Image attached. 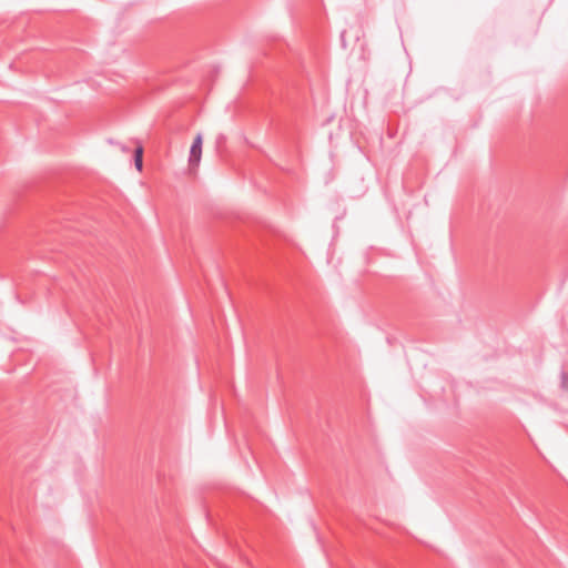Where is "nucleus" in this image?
I'll return each instance as SVG.
<instances>
[{"label":"nucleus","mask_w":568,"mask_h":568,"mask_svg":"<svg viewBox=\"0 0 568 568\" xmlns=\"http://www.w3.org/2000/svg\"><path fill=\"white\" fill-rule=\"evenodd\" d=\"M202 154V135L197 134L190 149L189 162L191 165H197Z\"/></svg>","instance_id":"nucleus-1"},{"label":"nucleus","mask_w":568,"mask_h":568,"mask_svg":"<svg viewBox=\"0 0 568 568\" xmlns=\"http://www.w3.org/2000/svg\"><path fill=\"white\" fill-rule=\"evenodd\" d=\"M142 155H143V149H142V146H138L134 151V164L139 171H141L142 166H143Z\"/></svg>","instance_id":"nucleus-2"}]
</instances>
